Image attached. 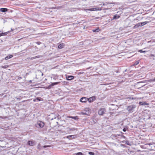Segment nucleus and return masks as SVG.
I'll use <instances>...</instances> for the list:
<instances>
[{
	"label": "nucleus",
	"instance_id": "f257e3e1",
	"mask_svg": "<svg viewBox=\"0 0 155 155\" xmlns=\"http://www.w3.org/2000/svg\"><path fill=\"white\" fill-rule=\"evenodd\" d=\"M136 107V106L135 105L132 104L127 107L126 109L129 113H132L134 111V109Z\"/></svg>",
	"mask_w": 155,
	"mask_h": 155
},
{
	"label": "nucleus",
	"instance_id": "f03ea898",
	"mask_svg": "<svg viewBox=\"0 0 155 155\" xmlns=\"http://www.w3.org/2000/svg\"><path fill=\"white\" fill-rule=\"evenodd\" d=\"M106 112V110L104 108H100L98 111V114L99 115L102 116Z\"/></svg>",
	"mask_w": 155,
	"mask_h": 155
},
{
	"label": "nucleus",
	"instance_id": "7ed1b4c3",
	"mask_svg": "<svg viewBox=\"0 0 155 155\" xmlns=\"http://www.w3.org/2000/svg\"><path fill=\"white\" fill-rule=\"evenodd\" d=\"M44 125V124L43 122L41 121H38L36 124V127H39L40 128H41L43 127Z\"/></svg>",
	"mask_w": 155,
	"mask_h": 155
},
{
	"label": "nucleus",
	"instance_id": "20e7f679",
	"mask_svg": "<svg viewBox=\"0 0 155 155\" xmlns=\"http://www.w3.org/2000/svg\"><path fill=\"white\" fill-rule=\"evenodd\" d=\"M36 143L33 140H29L28 142V144L30 146H33L35 145Z\"/></svg>",
	"mask_w": 155,
	"mask_h": 155
},
{
	"label": "nucleus",
	"instance_id": "39448f33",
	"mask_svg": "<svg viewBox=\"0 0 155 155\" xmlns=\"http://www.w3.org/2000/svg\"><path fill=\"white\" fill-rule=\"evenodd\" d=\"M88 100V98L85 97H83L81 98L80 101L82 102H86Z\"/></svg>",
	"mask_w": 155,
	"mask_h": 155
},
{
	"label": "nucleus",
	"instance_id": "423d86ee",
	"mask_svg": "<svg viewBox=\"0 0 155 155\" xmlns=\"http://www.w3.org/2000/svg\"><path fill=\"white\" fill-rule=\"evenodd\" d=\"M88 101H89V102H91L93 101H94L95 99V98L94 97H90L89 98H88Z\"/></svg>",
	"mask_w": 155,
	"mask_h": 155
},
{
	"label": "nucleus",
	"instance_id": "0eeeda50",
	"mask_svg": "<svg viewBox=\"0 0 155 155\" xmlns=\"http://www.w3.org/2000/svg\"><path fill=\"white\" fill-rule=\"evenodd\" d=\"M41 57V56L38 55V56H35V57H31V58H28V59H30L31 60H32L35 59L36 58H40Z\"/></svg>",
	"mask_w": 155,
	"mask_h": 155
},
{
	"label": "nucleus",
	"instance_id": "6e6552de",
	"mask_svg": "<svg viewBox=\"0 0 155 155\" xmlns=\"http://www.w3.org/2000/svg\"><path fill=\"white\" fill-rule=\"evenodd\" d=\"M74 77L73 76H70L67 77V79L68 80H71L74 78Z\"/></svg>",
	"mask_w": 155,
	"mask_h": 155
},
{
	"label": "nucleus",
	"instance_id": "1a4fd4ad",
	"mask_svg": "<svg viewBox=\"0 0 155 155\" xmlns=\"http://www.w3.org/2000/svg\"><path fill=\"white\" fill-rule=\"evenodd\" d=\"M97 8H90V9H87L85 10V11H94L95 10H97L96 9L94 10V9H96ZM100 8V9L99 10H101V8Z\"/></svg>",
	"mask_w": 155,
	"mask_h": 155
},
{
	"label": "nucleus",
	"instance_id": "9d476101",
	"mask_svg": "<svg viewBox=\"0 0 155 155\" xmlns=\"http://www.w3.org/2000/svg\"><path fill=\"white\" fill-rule=\"evenodd\" d=\"M68 118H71L72 119H74L75 120H78V117L77 116L75 117H72V116H68Z\"/></svg>",
	"mask_w": 155,
	"mask_h": 155
},
{
	"label": "nucleus",
	"instance_id": "9b49d317",
	"mask_svg": "<svg viewBox=\"0 0 155 155\" xmlns=\"http://www.w3.org/2000/svg\"><path fill=\"white\" fill-rule=\"evenodd\" d=\"M139 104L141 105H148V104L147 103L145 102H140L139 103Z\"/></svg>",
	"mask_w": 155,
	"mask_h": 155
},
{
	"label": "nucleus",
	"instance_id": "f8f14e48",
	"mask_svg": "<svg viewBox=\"0 0 155 155\" xmlns=\"http://www.w3.org/2000/svg\"><path fill=\"white\" fill-rule=\"evenodd\" d=\"M141 22H139L136 24L134 27L135 28H137L140 26H142Z\"/></svg>",
	"mask_w": 155,
	"mask_h": 155
},
{
	"label": "nucleus",
	"instance_id": "ddd939ff",
	"mask_svg": "<svg viewBox=\"0 0 155 155\" xmlns=\"http://www.w3.org/2000/svg\"><path fill=\"white\" fill-rule=\"evenodd\" d=\"M13 57V55L12 54H10L9 55L7 56L5 58V59L6 60H8L10 58H11Z\"/></svg>",
	"mask_w": 155,
	"mask_h": 155
},
{
	"label": "nucleus",
	"instance_id": "4468645a",
	"mask_svg": "<svg viewBox=\"0 0 155 155\" xmlns=\"http://www.w3.org/2000/svg\"><path fill=\"white\" fill-rule=\"evenodd\" d=\"M8 11V9L6 8H1L0 9V12H5Z\"/></svg>",
	"mask_w": 155,
	"mask_h": 155
},
{
	"label": "nucleus",
	"instance_id": "2eb2a0df",
	"mask_svg": "<svg viewBox=\"0 0 155 155\" xmlns=\"http://www.w3.org/2000/svg\"><path fill=\"white\" fill-rule=\"evenodd\" d=\"M64 45L63 43L60 44L58 46V48L59 49H61L64 48Z\"/></svg>",
	"mask_w": 155,
	"mask_h": 155
},
{
	"label": "nucleus",
	"instance_id": "dca6fc26",
	"mask_svg": "<svg viewBox=\"0 0 155 155\" xmlns=\"http://www.w3.org/2000/svg\"><path fill=\"white\" fill-rule=\"evenodd\" d=\"M149 23V21H146L141 22V25L142 26L143 25H146V24H147V23Z\"/></svg>",
	"mask_w": 155,
	"mask_h": 155
},
{
	"label": "nucleus",
	"instance_id": "f3484780",
	"mask_svg": "<svg viewBox=\"0 0 155 155\" xmlns=\"http://www.w3.org/2000/svg\"><path fill=\"white\" fill-rule=\"evenodd\" d=\"M68 130L69 131H73L75 130H76V129L75 128H71L68 129Z\"/></svg>",
	"mask_w": 155,
	"mask_h": 155
},
{
	"label": "nucleus",
	"instance_id": "a211bd4d",
	"mask_svg": "<svg viewBox=\"0 0 155 155\" xmlns=\"http://www.w3.org/2000/svg\"><path fill=\"white\" fill-rule=\"evenodd\" d=\"M120 17V16H119L118 15H116L113 16V19H118Z\"/></svg>",
	"mask_w": 155,
	"mask_h": 155
},
{
	"label": "nucleus",
	"instance_id": "6ab92c4d",
	"mask_svg": "<svg viewBox=\"0 0 155 155\" xmlns=\"http://www.w3.org/2000/svg\"><path fill=\"white\" fill-rule=\"evenodd\" d=\"M100 31V29L98 28H97L95 29H94L92 30L93 32H98Z\"/></svg>",
	"mask_w": 155,
	"mask_h": 155
},
{
	"label": "nucleus",
	"instance_id": "aec40b11",
	"mask_svg": "<svg viewBox=\"0 0 155 155\" xmlns=\"http://www.w3.org/2000/svg\"><path fill=\"white\" fill-rule=\"evenodd\" d=\"M9 67V66L7 65H5L4 66H2L1 67V68H6Z\"/></svg>",
	"mask_w": 155,
	"mask_h": 155
},
{
	"label": "nucleus",
	"instance_id": "412c9836",
	"mask_svg": "<svg viewBox=\"0 0 155 155\" xmlns=\"http://www.w3.org/2000/svg\"><path fill=\"white\" fill-rule=\"evenodd\" d=\"M59 83V82H54V83H52L50 85H51V86H53L54 85H55L57 84H58Z\"/></svg>",
	"mask_w": 155,
	"mask_h": 155
},
{
	"label": "nucleus",
	"instance_id": "4be33fe9",
	"mask_svg": "<svg viewBox=\"0 0 155 155\" xmlns=\"http://www.w3.org/2000/svg\"><path fill=\"white\" fill-rule=\"evenodd\" d=\"M76 155H83V154L81 152H78L76 153Z\"/></svg>",
	"mask_w": 155,
	"mask_h": 155
},
{
	"label": "nucleus",
	"instance_id": "5701e85b",
	"mask_svg": "<svg viewBox=\"0 0 155 155\" xmlns=\"http://www.w3.org/2000/svg\"><path fill=\"white\" fill-rule=\"evenodd\" d=\"M8 34V32H5V33H2V34H0V36H2V35H6L7 34Z\"/></svg>",
	"mask_w": 155,
	"mask_h": 155
},
{
	"label": "nucleus",
	"instance_id": "b1692460",
	"mask_svg": "<svg viewBox=\"0 0 155 155\" xmlns=\"http://www.w3.org/2000/svg\"><path fill=\"white\" fill-rule=\"evenodd\" d=\"M139 61H137L134 63V65H136L138 64L139 63Z\"/></svg>",
	"mask_w": 155,
	"mask_h": 155
},
{
	"label": "nucleus",
	"instance_id": "393cba45",
	"mask_svg": "<svg viewBox=\"0 0 155 155\" xmlns=\"http://www.w3.org/2000/svg\"><path fill=\"white\" fill-rule=\"evenodd\" d=\"M125 143L127 145H130V143H129V142L128 141V140H126L125 141Z\"/></svg>",
	"mask_w": 155,
	"mask_h": 155
},
{
	"label": "nucleus",
	"instance_id": "a878e982",
	"mask_svg": "<svg viewBox=\"0 0 155 155\" xmlns=\"http://www.w3.org/2000/svg\"><path fill=\"white\" fill-rule=\"evenodd\" d=\"M89 154L91 155H94V153L91 152H90L88 153Z\"/></svg>",
	"mask_w": 155,
	"mask_h": 155
},
{
	"label": "nucleus",
	"instance_id": "bb28decb",
	"mask_svg": "<svg viewBox=\"0 0 155 155\" xmlns=\"http://www.w3.org/2000/svg\"><path fill=\"white\" fill-rule=\"evenodd\" d=\"M51 147V146L48 145V146H43V147L44 148H46L48 147Z\"/></svg>",
	"mask_w": 155,
	"mask_h": 155
},
{
	"label": "nucleus",
	"instance_id": "cd10ccee",
	"mask_svg": "<svg viewBox=\"0 0 155 155\" xmlns=\"http://www.w3.org/2000/svg\"><path fill=\"white\" fill-rule=\"evenodd\" d=\"M71 138L72 139L76 137V136L75 135H71Z\"/></svg>",
	"mask_w": 155,
	"mask_h": 155
},
{
	"label": "nucleus",
	"instance_id": "c85d7f7f",
	"mask_svg": "<svg viewBox=\"0 0 155 155\" xmlns=\"http://www.w3.org/2000/svg\"><path fill=\"white\" fill-rule=\"evenodd\" d=\"M139 52H141V53H142V52H143V53H145L146 52V51H142V50H140L139 51Z\"/></svg>",
	"mask_w": 155,
	"mask_h": 155
},
{
	"label": "nucleus",
	"instance_id": "c756f323",
	"mask_svg": "<svg viewBox=\"0 0 155 155\" xmlns=\"http://www.w3.org/2000/svg\"><path fill=\"white\" fill-rule=\"evenodd\" d=\"M120 136L119 134H115L114 136L115 137H118V136Z\"/></svg>",
	"mask_w": 155,
	"mask_h": 155
},
{
	"label": "nucleus",
	"instance_id": "7c9ffc66",
	"mask_svg": "<svg viewBox=\"0 0 155 155\" xmlns=\"http://www.w3.org/2000/svg\"><path fill=\"white\" fill-rule=\"evenodd\" d=\"M71 135H69V136H67L66 137L67 138L70 139V138H71Z\"/></svg>",
	"mask_w": 155,
	"mask_h": 155
},
{
	"label": "nucleus",
	"instance_id": "2f4dec72",
	"mask_svg": "<svg viewBox=\"0 0 155 155\" xmlns=\"http://www.w3.org/2000/svg\"><path fill=\"white\" fill-rule=\"evenodd\" d=\"M150 57H155V55L154 54H151L150 55Z\"/></svg>",
	"mask_w": 155,
	"mask_h": 155
},
{
	"label": "nucleus",
	"instance_id": "473e14b6",
	"mask_svg": "<svg viewBox=\"0 0 155 155\" xmlns=\"http://www.w3.org/2000/svg\"><path fill=\"white\" fill-rule=\"evenodd\" d=\"M36 100H37L38 101H41V100L40 99V98L38 97H37Z\"/></svg>",
	"mask_w": 155,
	"mask_h": 155
},
{
	"label": "nucleus",
	"instance_id": "72a5a7b5",
	"mask_svg": "<svg viewBox=\"0 0 155 155\" xmlns=\"http://www.w3.org/2000/svg\"><path fill=\"white\" fill-rule=\"evenodd\" d=\"M36 43L37 44H38V45H40L41 44V42H40V41H38V42H36Z\"/></svg>",
	"mask_w": 155,
	"mask_h": 155
},
{
	"label": "nucleus",
	"instance_id": "f704fd0d",
	"mask_svg": "<svg viewBox=\"0 0 155 155\" xmlns=\"http://www.w3.org/2000/svg\"><path fill=\"white\" fill-rule=\"evenodd\" d=\"M128 98L130 99V100H133L134 99V98H133V97H128Z\"/></svg>",
	"mask_w": 155,
	"mask_h": 155
},
{
	"label": "nucleus",
	"instance_id": "c9c22d12",
	"mask_svg": "<svg viewBox=\"0 0 155 155\" xmlns=\"http://www.w3.org/2000/svg\"><path fill=\"white\" fill-rule=\"evenodd\" d=\"M123 131L125 132V131H126V129L125 128H124V129H123Z\"/></svg>",
	"mask_w": 155,
	"mask_h": 155
},
{
	"label": "nucleus",
	"instance_id": "e433bc0d",
	"mask_svg": "<svg viewBox=\"0 0 155 155\" xmlns=\"http://www.w3.org/2000/svg\"><path fill=\"white\" fill-rule=\"evenodd\" d=\"M82 114H86L85 113H84V112H82Z\"/></svg>",
	"mask_w": 155,
	"mask_h": 155
},
{
	"label": "nucleus",
	"instance_id": "4c0bfd02",
	"mask_svg": "<svg viewBox=\"0 0 155 155\" xmlns=\"http://www.w3.org/2000/svg\"><path fill=\"white\" fill-rule=\"evenodd\" d=\"M40 73L41 74V76H42L43 75V73H42L41 72Z\"/></svg>",
	"mask_w": 155,
	"mask_h": 155
},
{
	"label": "nucleus",
	"instance_id": "58836bf2",
	"mask_svg": "<svg viewBox=\"0 0 155 155\" xmlns=\"http://www.w3.org/2000/svg\"><path fill=\"white\" fill-rule=\"evenodd\" d=\"M30 81V82H31V81H31H31Z\"/></svg>",
	"mask_w": 155,
	"mask_h": 155
},
{
	"label": "nucleus",
	"instance_id": "ea45409f",
	"mask_svg": "<svg viewBox=\"0 0 155 155\" xmlns=\"http://www.w3.org/2000/svg\"><path fill=\"white\" fill-rule=\"evenodd\" d=\"M34 101H35V100H34Z\"/></svg>",
	"mask_w": 155,
	"mask_h": 155
}]
</instances>
